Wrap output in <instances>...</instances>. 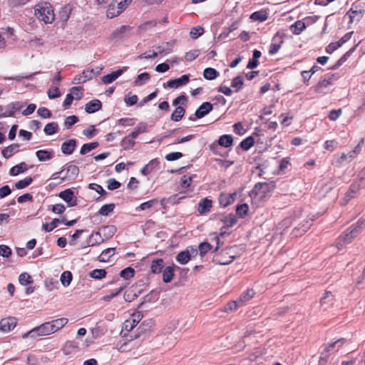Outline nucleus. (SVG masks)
I'll use <instances>...</instances> for the list:
<instances>
[{"label":"nucleus","instance_id":"obj_2","mask_svg":"<svg viewBox=\"0 0 365 365\" xmlns=\"http://www.w3.org/2000/svg\"><path fill=\"white\" fill-rule=\"evenodd\" d=\"M35 15L38 19L45 24H51L55 19L52 6L48 2L38 4L35 6Z\"/></svg>","mask_w":365,"mask_h":365},{"label":"nucleus","instance_id":"obj_47","mask_svg":"<svg viewBox=\"0 0 365 365\" xmlns=\"http://www.w3.org/2000/svg\"><path fill=\"white\" fill-rule=\"evenodd\" d=\"M114 208H115V204H113V203L106 204V205H103L100 208L98 213L100 215L107 216L113 211Z\"/></svg>","mask_w":365,"mask_h":365},{"label":"nucleus","instance_id":"obj_17","mask_svg":"<svg viewBox=\"0 0 365 365\" xmlns=\"http://www.w3.org/2000/svg\"><path fill=\"white\" fill-rule=\"evenodd\" d=\"M212 110V105L210 102H204L195 111V115L198 118H202L207 115Z\"/></svg>","mask_w":365,"mask_h":365},{"label":"nucleus","instance_id":"obj_32","mask_svg":"<svg viewBox=\"0 0 365 365\" xmlns=\"http://www.w3.org/2000/svg\"><path fill=\"white\" fill-rule=\"evenodd\" d=\"M255 294L253 289H247L242 293L238 299L240 305L243 306L245 302H248L254 297Z\"/></svg>","mask_w":365,"mask_h":365},{"label":"nucleus","instance_id":"obj_57","mask_svg":"<svg viewBox=\"0 0 365 365\" xmlns=\"http://www.w3.org/2000/svg\"><path fill=\"white\" fill-rule=\"evenodd\" d=\"M32 181L33 179L31 177H26L24 179L21 180L16 182L15 187L19 190L25 188L27 186H29L32 182Z\"/></svg>","mask_w":365,"mask_h":365},{"label":"nucleus","instance_id":"obj_44","mask_svg":"<svg viewBox=\"0 0 365 365\" xmlns=\"http://www.w3.org/2000/svg\"><path fill=\"white\" fill-rule=\"evenodd\" d=\"M120 14L118 7L116 6V4L113 1L110 4L108 9H107V16L110 19H113L117 16Z\"/></svg>","mask_w":365,"mask_h":365},{"label":"nucleus","instance_id":"obj_39","mask_svg":"<svg viewBox=\"0 0 365 365\" xmlns=\"http://www.w3.org/2000/svg\"><path fill=\"white\" fill-rule=\"evenodd\" d=\"M185 110L182 106H177L175 110L171 114L170 118L172 120L178 122L182 119L185 115Z\"/></svg>","mask_w":365,"mask_h":365},{"label":"nucleus","instance_id":"obj_21","mask_svg":"<svg viewBox=\"0 0 365 365\" xmlns=\"http://www.w3.org/2000/svg\"><path fill=\"white\" fill-rule=\"evenodd\" d=\"M102 107L101 102L98 100H92L87 103L85 106V110L88 113H93L99 110Z\"/></svg>","mask_w":365,"mask_h":365},{"label":"nucleus","instance_id":"obj_46","mask_svg":"<svg viewBox=\"0 0 365 365\" xmlns=\"http://www.w3.org/2000/svg\"><path fill=\"white\" fill-rule=\"evenodd\" d=\"M26 170L25 163H21L14 167H12L9 170V174L11 176H16L19 174L23 173Z\"/></svg>","mask_w":365,"mask_h":365},{"label":"nucleus","instance_id":"obj_45","mask_svg":"<svg viewBox=\"0 0 365 365\" xmlns=\"http://www.w3.org/2000/svg\"><path fill=\"white\" fill-rule=\"evenodd\" d=\"M58 125L56 122L47 123L44 128V133L48 135H51L58 132Z\"/></svg>","mask_w":365,"mask_h":365},{"label":"nucleus","instance_id":"obj_59","mask_svg":"<svg viewBox=\"0 0 365 365\" xmlns=\"http://www.w3.org/2000/svg\"><path fill=\"white\" fill-rule=\"evenodd\" d=\"M255 143V140H254V138L251 137V136H249L247 138H246L245 139H244L241 143H240V146L241 148L245 150H249L252 146H253Z\"/></svg>","mask_w":365,"mask_h":365},{"label":"nucleus","instance_id":"obj_37","mask_svg":"<svg viewBox=\"0 0 365 365\" xmlns=\"http://www.w3.org/2000/svg\"><path fill=\"white\" fill-rule=\"evenodd\" d=\"M150 74L147 72L139 74L134 81V86H141L145 84L150 79Z\"/></svg>","mask_w":365,"mask_h":365},{"label":"nucleus","instance_id":"obj_10","mask_svg":"<svg viewBox=\"0 0 365 365\" xmlns=\"http://www.w3.org/2000/svg\"><path fill=\"white\" fill-rule=\"evenodd\" d=\"M24 106L23 103L19 101L12 102L8 104L4 108V113H0V118L14 115Z\"/></svg>","mask_w":365,"mask_h":365},{"label":"nucleus","instance_id":"obj_5","mask_svg":"<svg viewBox=\"0 0 365 365\" xmlns=\"http://www.w3.org/2000/svg\"><path fill=\"white\" fill-rule=\"evenodd\" d=\"M133 28L123 25L115 29L110 36V40L113 42H120L128 38L132 34Z\"/></svg>","mask_w":365,"mask_h":365},{"label":"nucleus","instance_id":"obj_40","mask_svg":"<svg viewBox=\"0 0 365 365\" xmlns=\"http://www.w3.org/2000/svg\"><path fill=\"white\" fill-rule=\"evenodd\" d=\"M305 29V23L302 21H297L291 26V31L295 35H299Z\"/></svg>","mask_w":365,"mask_h":365},{"label":"nucleus","instance_id":"obj_55","mask_svg":"<svg viewBox=\"0 0 365 365\" xmlns=\"http://www.w3.org/2000/svg\"><path fill=\"white\" fill-rule=\"evenodd\" d=\"M158 24V21L155 20V19L146 21L139 26V30L140 31H146L155 27Z\"/></svg>","mask_w":365,"mask_h":365},{"label":"nucleus","instance_id":"obj_54","mask_svg":"<svg viewBox=\"0 0 365 365\" xmlns=\"http://www.w3.org/2000/svg\"><path fill=\"white\" fill-rule=\"evenodd\" d=\"M83 88L81 86L72 87L70 89L69 94L73 96L75 100H80L83 96Z\"/></svg>","mask_w":365,"mask_h":365},{"label":"nucleus","instance_id":"obj_20","mask_svg":"<svg viewBox=\"0 0 365 365\" xmlns=\"http://www.w3.org/2000/svg\"><path fill=\"white\" fill-rule=\"evenodd\" d=\"M76 147V141L74 139H71L65 141L61 145V151L65 155H71L74 151Z\"/></svg>","mask_w":365,"mask_h":365},{"label":"nucleus","instance_id":"obj_51","mask_svg":"<svg viewBox=\"0 0 365 365\" xmlns=\"http://www.w3.org/2000/svg\"><path fill=\"white\" fill-rule=\"evenodd\" d=\"M98 146V143H97V142H93V143H90L83 144L81 148L80 153L81 155H85V154L89 153L90 151H91L92 150H94Z\"/></svg>","mask_w":365,"mask_h":365},{"label":"nucleus","instance_id":"obj_28","mask_svg":"<svg viewBox=\"0 0 365 365\" xmlns=\"http://www.w3.org/2000/svg\"><path fill=\"white\" fill-rule=\"evenodd\" d=\"M234 195L235 194H221L219 197V202L220 205L225 207L232 204L234 201Z\"/></svg>","mask_w":365,"mask_h":365},{"label":"nucleus","instance_id":"obj_22","mask_svg":"<svg viewBox=\"0 0 365 365\" xmlns=\"http://www.w3.org/2000/svg\"><path fill=\"white\" fill-rule=\"evenodd\" d=\"M175 268H178V267L173 264L172 266H168L163 269V280L164 282L168 283L173 279Z\"/></svg>","mask_w":365,"mask_h":365},{"label":"nucleus","instance_id":"obj_31","mask_svg":"<svg viewBox=\"0 0 365 365\" xmlns=\"http://www.w3.org/2000/svg\"><path fill=\"white\" fill-rule=\"evenodd\" d=\"M350 162L348 154L342 153L340 155H335L334 156L332 164L336 166H341L344 163Z\"/></svg>","mask_w":365,"mask_h":365},{"label":"nucleus","instance_id":"obj_25","mask_svg":"<svg viewBox=\"0 0 365 365\" xmlns=\"http://www.w3.org/2000/svg\"><path fill=\"white\" fill-rule=\"evenodd\" d=\"M116 228L113 225L104 226L100 229L99 232H101L102 236L105 240L110 239L115 233Z\"/></svg>","mask_w":365,"mask_h":365},{"label":"nucleus","instance_id":"obj_13","mask_svg":"<svg viewBox=\"0 0 365 365\" xmlns=\"http://www.w3.org/2000/svg\"><path fill=\"white\" fill-rule=\"evenodd\" d=\"M59 197L66 201L70 207L75 206L76 205L74 192L71 189H66L61 192L59 193Z\"/></svg>","mask_w":365,"mask_h":365},{"label":"nucleus","instance_id":"obj_14","mask_svg":"<svg viewBox=\"0 0 365 365\" xmlns=\"http://www.w3.org/2000/svg\"><path fill=\"white\" fill-rule=\"evenodd\" d=\"M346 16L349 18V23L351 24L354 21H360L363 16L364 11L358 6L352 7L347 13Z\"/></svg>","mask_w":365,"mask_h":365},{"label":"nucleus","instance_id":"obj_36","mask_svg":"<svg viewBox=\"0 0 365 365\" xmlns=\"http://www.w3.org/2000/svg\"><path fill=\"white\" fill-rule=\"evenodd\" d=\"M164 267V262L162 259H157L152 262L150 269L153 273H160Z\"/></svg>","mask_w":365,"mask_h":365},{"label":"nucleus","instance_id":"obj_16","mask_svg":"<svg viewBox=\"0 0 365 365\" xmlns=\"http://www.w3.org/2000/svg\"><path fill=\"white\" fill-rule=\"evenodd\" d=\"M228 255L227 251L222 250L220 253L217 254L214 258V261L216 264L225 265L228 264L230 262H232L234 257L232 256H228L226 257H224L225 255Z\"/></svg>","mask_w":365,"mask_h":365},{"label":"nucleus","instance_id":"obj_48","mask_svg":"<svg viewBox=\"0 0 365 365\" xmlns=\"http://www.w3.org/2000/svg\"><path fill=\"white\" fill-rule=\"evenodd\" d=\"M250 19L253 21H264L267 19V14L264 11H259L252 13L250 16Z\"/></svg>","mask_w":365,"mask_h":365},{"label":"nucleus","instance_id":"obj_42","mask_svg":"<svg viewBox=\"0 0 365 365\" xmlns=\"http://www.w3.org/2000/svg\"><path fill=\"white\" fill-rule=\"evenodd\" d=\"M203 76L207 80H214L219 76V73L213 68H207L203 71Z\"/></svg>","mask_w":365,"mask_h":365},{"label":"nucleus","instance_id":"obj_50","mask_svg":"<svg viewBox=\"0 0 365 365\" xmlns=\"http://www.w3.org/2000/svg\"><path fill=\"white\" fill-rule=\"evenodd\" d=\"M61 222V220L55 218L53 219L51 223H44L42 225V230L45 232H51L53 229H55L58 224Z\"/></svg>","mask_w":365,"mask_h":365},{"label":"nucleus","instance_id":"obj_34","mask_svg":"<svg viewBox=\"0 0 365 365\" xmlns=\"http://www.w3.org/2000/svg\"><path fill=\"white\" fill-rule=\"evenodd\" d=\"M115 254L114 248H107L104 250L101 255L98 256V260L100 262H108L110 258Z\"/></svg>","mask_w":365,"mask_h":365},{"label":"nucleus","instance_id":"obj_53","mask_svg":"<svg viewBox=\"0 0 365 365\" xmlns=\"http://www.w3.org/2000/svg\"><path fill=\"white\" fill-rule=\"evenodd\" d=\"M89 275L95 279H101L106 277V271L103 269H96L91 271Z\"/></svg>","mask_w":365,"mask_h":365},{"label":"nucleus","instance_id":"obj_15","mask_svg":"<svg viewBox=\"0 0 365 365\" xmlns=\"http://www.w3.org/2000/svg\"><path fill=\"white\" fill-rule=\"evenodd\" d=\"M212 207V201L208 198L202 199L197 206V212L202 215L211 210Z\"/></svg>","mask_w":365,"mask_h":365},{"label":"nucleus","instance_id":"obj_63","mask_svg":"<svg viewBox=\"0 0 365 365\" xmlns=\"http://www.w3.org/2000/svg\"><path fill=\"white\" fill-rule=\"evenodd\" d=\"M120 276L125 279H130L134 276V269L131 267H126L120 271Z\"/></svg>","mask_w":365,"mask_h":365},{"label":"nucleus","instance_id":"obj_4","mask_svg":"<svg viewBox=\"0 0 365 365\" xmlns=\"http://www.w3.org/2000/svg\"><path fill=\"white\" fill-rule=\"evenodd\" d=\"M53 334L49 322H44L41 325L34 327L30 331L23 334L22 337L26 339L28 337L36 338L38 336H44Z\"/></svg>","mask_w":365,"mask_h":365},{"label":"nucleus","instance_id":"obj_1","mask_svg":"<svg viewBox=\"0 0 365 365\" xmlns=\"http://www.w3.org/2000/svg\"><path fill=\"white\" fill-rule=\"evenodd\" d=\"M365 227V220L359 219L356 225L351 226L349 230L340 235L336 241V247L338 250L342 249L346 245L350 243L353 239L357 237Z\"/></svg>","mask_w":365,"mask_h":365},{"label":"nucleus","instance_id":"obj_26","mask_svg":"<svg viewBox=\"0 0 365 365\" xmlns=\"http://www.w3.org/2000/svg\"><path fill=\"white\" fill-rule=\"evenodd\" d=\"M140 293V292H136L135 288L132 287L125 292L123 299L126 302H131L138 297Z\"/></svg>","mask_w":365,"mask_h":365},{"label":"nucleus","instance_id":"obj_60","mask_svg":"<svg viewBox=\"0 0 365 365\" xmlns=\"http://www.w3.org/2000/svg\"><path fill=\"white\" fill-rule=\"evenodd\" d=\"M125 289V286H121L118 289H117L115 292H110L109 294L105 295L103 297V300L105 302H110L112 299L118 296L120 293H121Z\"/></svg>","mask_w":365,"mask_h":365},{"label":"nucleus","instance_id":"obj_27","mask_svg":"<svg viewBox=\"0 0 365 365\" xmlns=\"http://www.w3.org/2000/svg\"><path fill=\"white\" fill-rule=\"evenodd\" d=\"M19 145L18 144H11L6 148H4L2 151V155L5 158H11L14 154L19 151Z\"/></svg>","mask_w":365,"mask_h":365},{"label":"nucleus","instance_id":"obj_3","mask_svg":"<svg viewBox=\"0 0 365 365\" xmlns=\"http://www.w3.org/2000/svg\"><path fill=\"white\" fill-rule=\"evenodd\" d=\"M79 169L75 165L67 164L63 167L61 171L54 173L51 179L60 180L59 182L65 180H75L78 175Z\"/></svg>","mask_w":365,"mask_h":365},{"label":"nucleus","instance_id":"obj_64","mask_svg":"<svg viewBox=\"0 0 365 365\" xmlns=\"http://www.w3.org/2000/svg\"><path fill=\"white\" fill-rule=\"evenodd\" d=\"M133 341H125V342H123V344H118L117 345V349L120 351V352H126V351H130L132 347H133Z\"/></svg>","mask_w":365,"mask_h":365},{"label":"nucleus","instance_id":"obj_58","mask_svg":"<svg viewBox=\"0 0 365 365\" xmlns=\"http://www.w3.org/2000/svg\"><path fill=\"white\" fill-rule=\"evenodd\" d=\"M243 83V78L239 76L232 79L231 86L237 92L242 88Z\"/></svg>","mask_w":365,"mask_h":365},{"label":"nucleus","instance_id":"obj_19","mask_svg":"<svg viewBox=\"0 0 365 365\" xmlns=\"http://www.w3.org/2000/svg\"><path fill=\"white\" fill-rule=\"evenodd\" d=\"M36 156L39 161L46 162L54 157V153L52 150H38L36 152Z\"/></svg>","mask_w":365,"mask_h":365},{"label":"nucleus","instance_id":"obj_38","mask_svg":"<svg viewBox=\"0 0 365 365\" xmlns=\"http://www.w3.org/2000/svg\"><path fill=\"white\" fill-rule=\"evenodd\" d=\"M190 259L191 256L187 250L180 252L176 256V260L181 264H187L190 260Z\"/></svg>","mask_w":365,"mask_h":365},{"label":"nucleus","instance_id":"obj_8","mask_svg":"<svg viewBox=\"0 0 365 365\" xmlns=\"http://www.w3.org/2000/svg\"><path fill=\"white\" fill-rule=\"evenodd\" d=\"M94 77V69L84 70L81 73L76 75L72 80L73 84H81Z\"/></svg>","mask_w":365,"mask_h":365},{"label":"nucleus","instance_id":"obj_35","mask_svg":"<svg viewBox=\"0 0 365 365\" xmlns=\"http://www.w3.org/2000/svg\"><path fill=\"white\" fill-rule=\"evenodd\" d=\"M221 221L223 222L224 227H231L237 223V218L233 214H230L223 216Z\"/></svg>","mask_w":365,"mask_h":365},{"label":"nucleus","instance_id":"obj_30","mask_svg":"<svg viewBox=\"0 0 365 365\" xmlns=\"http://www.w3.org/2000/svg\"><path fill=\"white\" fill-rule=\"evenodd\" d=\"M148 131V125L146 123L141 122L137 125L130 135L134 138H136L140 134L146 133Z\"/></svg>","mask_w":365,"mask_h":365},{"label":"nucleus","instance_id":"obj_24","mask_svg":"<svg viewBox=\"0 0 365 365\" xmlns=\"http://www.w3.org/2000/svg\"><path fill=\"white\" fill-rule=\"evenodd\" d=\"M105 241V238L101 235V232H93L89 237L88 245L94 246L97 245H100Z\"/></svg>","mask_w":365,"mask_h":365},{"label":"nucleus","instance_id":"obj_9","mask_svg":"<svg viewBox=\"0 0 365 365\" xmlns=\"http://www.w3.org/2000/svg\"><path fill=\"white\" fill-rule=\"evenodd\" d=\"M17 324V319L14 317L4 318L0 321V330L7 333L13 330Z\"/></svg>","mask_w":365,"mask_h":365},{"label":"nucleus","instance_id":"obj_61","mask_svg":"<svg viewBox=\"0 0 365 365\" xmlns=\"http://www.w3.org/2000/svg\"><path fill=\"white\" fill-rule=\"evenodd\" d=\"M19 281L21 285H27L32 282L31 275L26 272H23L19 275Z\"/></svg>","mask_w":365,"mask_h":365},{"label":"nucleus","instance_id":"obj_41","mask_svg":"<svg viewBox=\"0 0 365 365\" xmlns=\"http://www.w3.org/2000/svg\"><path fill=\"white\" fill-rule=\"evenodd\" d=\"M135 139L133 136H131L130 134L128 136H125L123 138L121 142V145L123 147L125 150H130L132 149L135 145Z\"/></svg>","mask_w":365,"mask_h":365},{"label":"nucleus","instance_id":"obj_33","mask_svg":"<svg viewBox=\"0 0 365 365\" xmlns=\"http://www.w3.org/2000/svg\"><path fill=\"white\" fill-rule=\"evenodd\" d=\"M159 164V162L157 159H153L150 160L146 165H145L141 170V173L143 175H149L155 168H156Z\"/></svg>","mask_w":365,"mask_h":365},{"label":"nucleus","instance_id":"obj_6","mask_svg":"<svg viewBox=\"0 0 365 365\" xmlns=\"http://www.w3.org/2000/svg\"><path fill=\"white\" fill-rule=\"evenodd\" d=\"M345 342V339L344 338H341L331 344H329L324 350L321 353V356L319 360V364L318 365H326L329 356H330V352L331 350L337 346L338 349L341 347Z\"/></svg>","mask_w":365,"mask_h":365},{"label":"nucleus","instance_id":"obj_18","mask_svg":"<svg viewBox=\"0 0 365 365\" xmlns=\"http://www.w3.org/2000/svg\"><path fill=\"white\" fill-rule=\"evenodd\" d=\"M126 69L124 68L123 69H118L115 71H113L109 74H107L102 77L101 81L104 84H110L114 81H115L119 76L122 75L123 71Z\"/></svg>","mask_w":365,"mask_h":365},{"label":"nucleus","instance_id":"obj_56","mask_svg":"<svg viewBox=\"0 0 365 365\" xmlns=\"http://www.w3.org/2000/svg\"><path fill=\"white\" fill-rule=\"evenodd\" d=\"M249 211V206L247 204H242L237 206L236 212L237 215L241 217H245Z\"/></svg>","mask_w":365,"mask_h":365},{"label":"nucleus","instance_id":"obj_49","mask_svg":"<svg viewBox=\"0 0 365 365\" xmlns=\"http://www.w3.org/2000/svg\"><path fill=\"white\" fill-rule=\"evenodd\" d=\"M364 143V139H361L359 144L351 151H349L348 154V158L350 160H353L361 152V145Z\"/></svg>","mask_w":365,"mask_h":365},{"label":"nucleus","instance_id":"obj_62","mask_svg":"<svg viewBox=\"0 0 365 365\" xmlns=\"http://www.w3.org/2000/svg\"><path fill=\"white\" fill-rule=\"evenodd\" d=\"M47 94L50 99H54L61 96V92L58 86L49 88L47 91Z\"/></svg>","mask_w":365,"mask_h":365},{"label":"nucleus","instance_id":"obj_11","mask_svg":"<svg viewBox=\"0 0 365 365\" xmlns=\"http://www.w3.org/2000/svg\"><path fill=\"white\" fill-rule=\"evenodd\" d=\"M189 82V76L182 75L181 77L175 79L169 80L166 83L163 84V87L166 86L171 88H178L182 86L186 85Z\"/></svg>","mask_w":365,"mask_h":365},{"label":"nucleus","instance_id":"obj_29","mask_svg":"<svg viewBox=\"0 0 365 365\" xmlns=\"http://www.w3.org/2000/svg\"><path fill=\"white\" fill-rule=\"evenodd\" d=\"M155 52L158 55H166L170 53L172 51V46L169 43H163L160 45L154 46Z\"/></svg>","mask_w":365,"mask_h":365},{"label":"nucleus","instance_id":"obj_12","mask_svg":"<svg viewBox=\"0 0 365 365\" xmlns=\"http://www.w3.org/2000/svg\"><path fill=\"white\" fill-rule=\"evenodd\" d=\"M142 319V314L140 312L133 314L129 319L124 322V329L126 331H131L135 328Z\"/></svg>","mask_w":365,"mask_h":365},{"label":"nucleus","instance_id":"obj_43","mask_svg":"<svg viewBox=\"0 0 365 365\" xmlns=\"http://www.w3.org/2000/svg\"><path fill=\"white\" fill-rule=\"evenodd\" d=\"M232 143L233 138L230 135H223L220 136L218 140L219 145L225 148L230 147L232 145Z\"/></svg>","mask_w":365,"mask_h":365},{"label":"nucleus","instance_id":"obj_7","mask_svg":"<svg viewBox=\"0 0 365 365\" xmlns=\"http://www.w3.org/2000/svg\"><path fill=\"white\" fill-rule=\"evenodd\" d=\"M333 82L334 75H327L324 79L317 84L315 91L319 93H327L328 92V88L333 84Z\"/></svg>","mask_w":365,"mask_h":365},{"label":"nucleus","instance_id":"obj_23","mask_svg":"<svg viewBox=\"0 0 365 365\" xmlns=\"http://www.w3.org/2000/svg\"><path fill=\"white\" fill-rule=\"evenodd\" d=\"M68 320L66 318H59L49 322L52 331L53 333L61 329L67 323Z\"/></svg>","mask_w":365,"mask_h":365},{"label":"nucleus","instance_id":"obj_52","mask_svg":"<svg viewBox=\"0 0 365 365\" xmlns=\"http://www.w3.org/2000/svg\"><path fill=\"white\" fill-rule=\"evenodd\" d=\"M61 282L64 287H68L72 280V274L69 271L63 272L61 275Z\"/></svg>","mask_w":365,"mask_h":365}]
</instances>
